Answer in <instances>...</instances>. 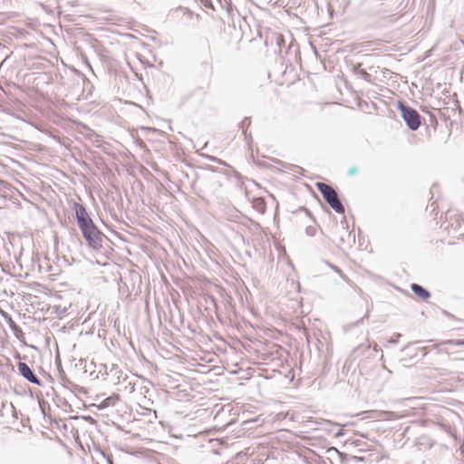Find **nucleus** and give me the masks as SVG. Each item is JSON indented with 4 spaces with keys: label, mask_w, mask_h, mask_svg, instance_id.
I'll list each match as a JSON object with an SVG mask.
<instances>
[{
    "label": "nucleus",
    "mask_w": 464,
    "mask_h": 464,
    "mask_svg": "<svg viewBox=\"0 0 464 464\" xmlns=\"http://www.w3.org/2000/svg\"><path fill=\"white\" fill-rule=\"evenodd\" d=\"M316 188L322 194L325 202L337 213L344 214L345 208L335 189L329 184L324 182H317Z\"/></svg>",
    "instance_id": "nucleus-1"
},
{
    "label": "nucleus",
    "mask_w": 464,
    "mask_h": 464,
    "mask_svg": "<svg viewBox=\"0 0 464 464\" xmlns=\"http://www.w3.org/2000/svg\"><path fill=\"white\" fill-rule=\"evenodd\" d=\"M398 109L407 127L411 130H417L421 123L420 113L401 101L398 102Z\"/></svg>",
    "instance_id": "nucleus-2"
},
{
    "label": "nucleus",
    "mask_w": 464,
    "mask_h": 464,
    "mask_svg": "<svg viewBox=\"0 0 464 464\" xmlns=\"http://www.w3.org/2000/svg\"><path fill=\"white\" fill-rule=\"evenodd\" d=\"M72 209L74 211L78 227L81 231L96 226L83 204L74 201L72 204Z\"/></svg>",
    "instance_id": "nucleus-3"
},
{
    "label": "nucleus",
    "mask_w": 464,
    "mask_h": 464,
    "mask_svg": "<svg viewBox=\"0 0 464 464\" xmlns=\"http://www.w3.org/2000/svg\"><path fill=\"white\" fill-rule=\"evenodd\" d=\"M89 247L99 250L102 247L104 234L97 226L81 231Z\"/></svg>",
    "instance_id": "nucleus-4"
},
{
    "label": "nucleus",
    "mask_w": 464,
    "mask_h": 464,
    "mask_svg": "<svg viewBox=\"0 0 464 464\" xmlns=\"http://www.w3.org/2000/svg\"><path fill=\"white\" fill-rule=\"evenodd\" d=\"M340 225L342 227L340 241L344 245L352 246L355 243V236L353 231L348 230V222L345 218L341 220Z\"/></svg>",
    "instance_id": "nucleus-5"
},
{
    "label": "nucleus",
    "mask_w": 464,
    "mask_h": 464,
    "mask_svg": "<svg viewBox=\"0 0 464 464\" xmlns=\"http://www.w3.org/2000/svg\"><path fill=\"white\" fill-rule=\"evenodd\" d=\"M362 63H353L352 65V72L355 75L364 80L365 82L372 83V76L370 73H368L364 69H362Z\"/></svg>",
    "instance_id": "nucleus-6"
},
{
    "label": "nucleus",
    "mask_w": 464,
    "mask_h": 464,
    "mask_svg": "<svg viewBox=\"0 0 464 464\" xmlns=\"http://www.w3.org/2000/svg\"><path fill=\"white\" fill-rule=\"evenodd\" d=\"M411 289L416 295L418 297H420L422 300H427L430 297V293L426 288H424L422 285L412 283L411 285Z\"/></svg>",
    "instance_id": "nucleus-7"
},
{
    "label": "nucleus",
    "mask_w": 464,
    "mask_h": 464,
    "mask_svg": "<svg viewBox=\"0 0 464 464\" xmlns=\"http://www.w3.org/2000/svg\"><path fill=\"white\" fill-rule=\"evenodd\" d=\"M18 372L22 377H36L34 372L31 370L26 362L18 361L17 362Z\"/></svg>",
    "instance_id": "nucleus-8"
},
{
    "label": "nucleus",
    "mask_w": 464,
    "mask_h": 464,
    "mask_svg": "<svg viewBox=\"0 0 464 464\" xmlns=\"http://www.w3.org/2000/svg\"><path fill=\"white\" fill-rule=\"evenodd\" d=\"M120 400L119 395L113 394L101 401L98 406L99 409H104L110 406H114Z\"/></svg>",
    "instance_id": "nucleus-9"
},
{
    "label": "nucleus",
    "mask_w": 464,
    "mask_h": 464,
    "mask_svg": "<svg viewBox=\"0 0 464 464\" xmlns=\"http://www.w3.org/2000/svg\"><path fill=\"white\" fill-rule=\"evenodd\" d=\"M251 123V120L249 117H246L241 122H240V129L242 130V133L244 134L245 136V139L247 138V134H246V129L248 128V126L250 125Z\"/></svg>",
    "instance_id": "nucleus-10"
},
{
    "label": "nucleus",
    "mask_w": 464,
    "mask_h": 464,
    "mask_svg": "<svg viewBox=\"0 0 464 464\" xmlns=\"http://www.w3.org/2000/svg\"><path fill=\"white\" fill-rule=\"evenodd\" d=\"M222 8H225L227 13H231L233 11V5L231 0H218Z\"/></svg>",
    "instance_id": "nucleus-11"
},
{
    "label": "nucleus",
    "mask_w": 464,
    "mask_h": 464,
    "mask_svg": "<svg viewBox=\"0 0 464 464\" xmlns=\"http://www.w3.org/2000/svg\"><path fill=\"white\" fill-rule=\"evenodd\" d=\"M38 267H39V271L42 272V271H48L49 270V266H48V259L46 257L44 258L43 262H40L39 265H38Z\"/></svg>",
    "instance_id": "nucleus-12"
},
{
    "label": "nucleus",
    "mask_w": 464,
    "mask_h": 464,
    "mask_svg": "<svg viewBox=\"0 0 464 464\" xmlns=\"http://www.w3.org/2000/svg\"><path fill=\"white\" fill-rule=\"evenodd\" d=\"M316 233V227L313 226H308L305 228V234L309 237H314Z\"/></svg>",
    "instance_id": "nucleus-13"
},
{
    "label": "nucleus",
    "mask_w": 464,
    "mask_h": 464,
    "mask_svg": "<svg viewBox=\"0 0 464 464\" xmlns=\"http://www.w3.org/2000/svg\"><path fill=\"white\" fill-rule=\"evenodd\" d=\"M330 267L334 270L336 273H338L343 278H345V276L343 274L342 270L334 266V265H332V264H329Z\"/></svg>",
    "instance_id": "nucleus-14"
},
{
    "label": "nucleus",
    "mask_w": 464,
    "mask_h": 464,
    "mask_svg": "<svg viewBox=\"0 0 464 464\" xmlns=\"http://www.w3.org/2000/svg\"><path fill=\"white\" fill-rule=\"evenodd\" d=\"M256 208L259 212L264 213L265 208H266L264 202H263L262 200H259V202H258V204L256 205Z\"/></svg>",
    "instance_id": "nucleus-15"
},
{
    "label": "nucleus",
    "mask_w": 464,
    "mask_h": 464,
    "mask_svg": "<svg viewBox=\"0 0 464 464\" xmlns=\"http://www.w3.org/2000/svg\"><path fill=\"white\" fill-rule=\"evenodd\" d=\"M357 173V169L355 167H352L348 169V175L353 176Z\"/></svg>",
    "instance_id": "nucleus-16"
},
{
    "label": "nucleus",
    "mask_w": 464,
    "mask_h": 464,
    "mask_svg": "<svg viewBox=\"0 0 464 464\" xmlns=\"http://www.w3.org/2000/svg\"><path fill=\"white\" fill-rule=\"evenodd\" d=\"M449 343H455V344H457L459 346L464 344V341H462V340H454V341L450 340V341H449Z\"/></svg>",
    "instance_id": "nucleus-17"
},
{
    "label": "nucleus",
    "mask_w": 464,
    "mask_h": 464,
    "mask_svg": "<svg viewBox=\"0 0 464 464\" xmlns=\"http://www.w3.org/2000/svg\"><path fill=\"white\" fill-rule=\"evenodd\" d=\"M401 336V334H397L395 335V339L392 338V339L390 340V343H396L398 342V339H399Z\"/></svg>",
    "instance_id": "nucleus-18"
},
{
    "label": "nucleus",
    "mask_w": 464,
    "mask_h": 464,
    "mask_svg": "<svg viewBox=\"0 0 464 464\" xmlns=\"http://www.w3.org/2000/svg\"><path fill=\"white\" fill-rule=\"evenodd\" d=\"M443 314H444L447 317H449V318L456 319V318H455V316H454L453 314H451L450 313H449V312H447V311H445V310H443Z\"/></svg>",
    "instance_id": "nucleus-19"
},
{
    "label": "nucleus",
    "mask_w": 464,
    "mask_h": 464,
    "mask_svg": "<svg viewBox=\"0 0 464 464\" xmlns=\"http://www.w3.org/2000/svg\"><path fill=\"white\" fill-rule=\"evenodd\" d=\"M30 382L40 384L39 379L34 378V379H28Z\"/></svg>",
    "instance_id": "nucleus-20"
},
{
    "label": "nucleus",
    "mask_w": 464,
    "mask_h": 464,
    "mask_svg": "<svg viewBox=\"0 0 464 464\" xmlns=\"http://www.w3.org/2000/svg\"><path fill=\"white\" fill-rule=\"evenodd\" d=\"M300 210L304 211L307 215H310V211L304 207L300 208Z\"/></svg>",
    "instance_id": "nucleus-21"
},
{
    "label": "nucleus",
    "mask_w": 464,
    "mask_h": 464,
    "mask_svg": "<svg viewBox=\"0 0 464 464\" xmlns=\"http://www.w3.org/2000/svg\"><path fill=\"white\" fill-rule=\"evenodd\" d=\"M367 317H368V313H366V314H365L363 317H362V318H361V319L356 323V324H358L359 323L362 322V321H363V319H364V318H367Z\"/></svg>",
    "instance_id": "nucleus-22"
},
{
    "label": "nucleus",
    "mask_w": 464,
    "mask_h": 464,
    "mask_svg": "<svg viewBox=\"0 0 464 464\" xmlns=\"http://www.w3.org/2000/svg\"><path fill=\"white\" fill-rule=\"evenodd\" d=\"M207 158H208L210 160H217V158L213 157V156H207Z\"/></svg>",
    "instance_id": "nucleus-23"
},
{
    "label": "nucleus",
    "mask_w": 464,
    "mask_h": 464,
    "mask_svg": "<svg viewBox=\"0 0 464 464\" xmlns=\"http://www.w3.org/2000/svg\"><path fill=\"white\" fill-rule=\"evenodd\" d=\"M256 377L261 378V377H267V376L264 375L263 373H258Z\"/></svg>",
    "instance_id": "nucleus-24"
},
{
    "label": "nucleus",
    "mask_w": 464,
    "mask_h": 464,
    "mask_svg": "<svg viewBox=\"0 0 464 464\" xmlns=\"http://www.w3.org/2000/svg\"><path fill=\"white\" fill-rule=\"evenodd\" d=\"M207 169H210V170H214V167H213V166H210V165H208V166L207 167Z\"/></svg>",
    "instance_id": "nucleus-25"
},
{
    "label": "nucleus",
    "mask_w": 464,
    "mask_h": 464,
    "mask_svg": "<svg viewBox=\"0 0 464 464\" xmlns=\"http://www.w3.org/2000/svg\"><path fill=\"white\" fill-rule=\"evenodd\" d=\"M135 377L137 378H140V377H143L142 375H139V374H136Z\"/></svg>",
    "instance_id": "nucleus-26"
}]
</instances>
